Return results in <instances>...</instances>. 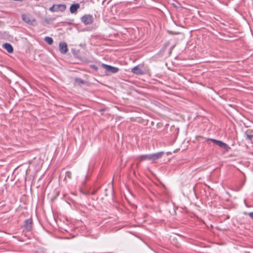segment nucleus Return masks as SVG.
I'll use <instances>...</instances> for the list:
<instances>
[{
	"mask_svg": "<svg viewBox=\"0 0 253 253\" xmlns=\"http://www.w3.org/2000/svg\"><path fill=\"white\" fill-rule=\"evenodd\" d=\"M169 45V43H167L166 44H165V46H167V45Z\"/></svg>",
	"mask_w": 253,
	"mask_h": 253,
	"instance_id": "nucleus-24",
	"label": "nucleus"
},
{
	"mask_svg": "<svg viewBox=\"0 0 253 253\" xmlns=\"http://www.w3.org/2000/svg\"><path fill=\"white\" fill-rule=\"evenodd\" d=\"M174 7H175V8H176L177 6L175 4Z\"/></svg>",
	"mask_w": 253,
	"mask_h": 253,
	"instance_id": "nucleus-25",
	"label": "nucleus"
},
{
	"mask_svg": "<svg viewBox=\"0 0 253 253\" xmlns=\"http://www.w3.org/2000/svg\"><path fill=\"white\" fill-rule=\"evenodd\" d=\"M164 154V152L161 151L154 154L140 155L139 156L138 159H139L141 161L149 160L154 162L162 157Z\"/></svg>",
	"mask_w": 253,
	"mask_h": 253,
	"instance_id": "nucleus-1",
	"label": "nucleus"
},
{
	"mask_svg": "<svg viewBox=\"0 0 253 253\" xmlns=\"http://www.w3.org/2000/svg\"><path fill=\"white\" fill-rule=\"evenodd\" d=\"M173 47V46H171V47L170 48V49H169V54H171V53Z\"/></svg>",
	"mask_w": 253,
	"mask_h": 253,
	"instance_id": "nucleus-21",
	"label": "nucleus"
},
{
	"mask_svg": "<svg viewBox=\"0 0 253 253\" xmlns=\"http://www.w3.org/2000/svg\"><path fill=\"white\" fill-rule=\"evenodd\" d=\"M21 17L22 19L25 23L32 26H35L36 25V19L29 14H23Z\"/></svg>",
	"mask_w": 253,
	"mask_h": 253,
	"instance_id": "nucleus-4",
	"label": "nucleus"
},
{
	"mask_svg": "<svg viewBox=\"0 0 253 253\" xmlns=\"http://www.w3.org/2000/svg\"><path fill=\"white\" fill-rule=\"evenodd\" d=\"M169 154H171V153L170 152H167V155H169Z\"/></svg>",
	"mask_w": 253,
	"mask_h": 253,
	"instance_id": "nucleus-22",
	"label": "nucleus"
},
{
	"mask_svg": "<svg viewBox=\"0 0 253 253\" xmlns=\"http://www.w3.org/2000/svg\"><path fill=\"white\" fill-rule=\"evenodd\" d=\"M101 66L102 68L105 69V74L106 76H110L112 74L117 73L120 70V69L118 67L104 63H102Z\"/></svg>",
	"mask_w": 253,
	"mask_h": 253,
	"instance_id": "nucleus-2",
	"label": "nucleus"
},
{
	"mask_svg": "<svg viewBox=\"0 0 253 253\" xmlns=\"http://www.w3.org/2000/svg\"><path fill=\"white\" fill-rule=\"evenodd\" d=\"M65 176L66 177H68L69 179H71L72 177V173L70 171H67L65 173Z\"/></svg>",
	"mask_w": 253,
	"mask_h": 253,
	"instance_id": "nucleus-15",
	"label": "nucleus"
},
{
	"mask_svg": "<svg viewBox=\"0 0 253 253\" xmlns=\"http://www.w3.org/2000/svg\"><path fill=\"white\" fill-rule=\"evenodd\" d=\"M174 24L177 25L175 21Z\"/></svg>",
	"mask_w": 253,
	"mask_h": 253,
	"instance_id": "nucleus-26",
	"label": "nucleus"
},
{
	"mask_svg": "<svg viewBox=\"0 0 253 253\" xmlns=\"http://www.w3.org/2000/svg\"><path fill=\"white\" fill-rule=\"evenodd\" d=\"M54 20V18L51 19V18H45V19H44V22H45L46 23H47V24H49V23H50V22L51 21H53V20Z\"/></svg>",
	"mask_w": 253,
	"mask_h": 253,
	"instance_id": "nucleus-17",
	"label": "nucleus"
},
{
	"mask_svg": "<svg viewBox=\"0 0 253 253\" xmlns=\"http://www.w3.org/2000/svg\"><path fill=\"white\" fill-rule=\"evenodd\" d=\"M66 6L65 4H53L49 8V10L52 12H63L65 10Z\"/></svg>",
	"mask_w": 253,
	"mask_h": 253,
	"instance_id": "nucleus-5",
	"label": "nucleus"
},
{
	"mask_svg": "<svg viewBox=\"0 0 253 253\" xmlns=\"http://www.w3.org/2000/svg\"><path fill=\"white\" fill-rule=\"evenodd\" d=\"M44 41L49 45L52 44L53 42L52 38L49 37H45Z\"/></svg>",
	"mask_w": 253,
	"mask_h": 253,
	"instance_id": "nucleus-12",
	"label": "nucleus"
},
{
	"mask_svg": "<svg viewBox=\"0 0 253 253\" xmlns=\"http://www.w3.org/2000/svg\"><path fill=\"white\" fill-rule=\"evenodd\" d=\"M89 67L94 71H97L98 68L95 65H90Z\"/></svg>",
	"mask_w": 253,
	"mask_h": 253,
	"instance_id": "nucleus-16",
	"label": "nucleus"
},
{
	"mask_svg": "<svg viewBox=\"0 0 253 253\" xmlns=\"http://www.w3.org/2000/svg\"><path fill=\"white\" fill-rule=\"evenodd\" d=\"M97 0L98 1L99 0Z\"/></svg>",
	"mask_w": 253,
	"mask_h": 253,
	"instance_id": "nucleus-27",
	"label": "nucleus"
},
{
	"mask_svg": "<svg viewBox=\"0 0 253 253\" xmlns=\"http://www.w3.org/2000/svg\"><path fill=\"white\" fill-rule=\"evenodd\" d=\"M59 51L62 54H65L67 52L68 49L67 44L65 42H60L59 44Z\"/></svg>",
	"mask_w": 253,
	"mask_h": 253,
	"instance_id": "nucleus-8",
	"label": "nucleus"
},
{
	"mask_svg": "<svg viewBox=\"0 0 253 253\" xmlns=\"http://www.w3.org/2000/svg\"><path fill=\"white\" fill-rule=\"evenodd\" d=\"M131 71L133 74L138 75H143L144 73V71L140 68V65H137V66L134 67L133 68H132Z\"/></svg>",
	"mask_w": 253,
	"mask_h": 253,
	"instance_id": "nucleus-9",
	"label": "nucleus"
},
{
	"mask_svg": "<svg viewBox=\"0 0 253 253\" xmlns=\"http://www.w3.org/2000/svg\"><path fill=\"white\" fill-rule=\"evenodd\" d=\"M80 192L84 195H87L89 194V191L85 187H81Z\"/></svg>",
	"mask_w": 253,
	"mask_h": 253,
	"instance_id": "nucleus-13",
	"label": "nucleus"
},
{
	"mask_svg": "<svg viewBox=\"0 0 253 253\" xmlns=\"http://www.w3.org/2000/svg\"><path fill=\"white\" fill-rule=\"evenodd\" d=\"M33 220L31 218L26 219L24 222V227L27 231L32 230Z\"/></svg>",
	"mask_w": 253,
	"mask_h": 253,
	"instance_id": "nucleus-7",
	"label": "nucleus"
},
{
	"mask_svg": "<svg viewBox=\"0 0 253 253\" xmlns=\"http://www.w3.org/2000/svg\"><path fill=\"white\" fill-rule=\"evenodd\" d=\"M248 215L253 219V212H251L248 213Z\"/></svg>",
	"mask_w": 253,
	"mask_h": 253,
	"instance_id": "nucleus-20",
	"label": "nucleus"
},
{
	"mask_svg": "<svg viewBox=\"0 0 253 253\" xmlns=\"http://www.w3.org/2000/svg\"><path fill=\"white\" fill-rule=\"evenodd\" d=\"M253 138V135L246 134V139L251 140Z\"/></svg>",
	"mask_w": 253,
	"mask_h": 253,
	"instance_id": "nucleus-18",
	"label": "nucleus"
},
{
	"mask_svg": "<svg viewBox=\"0 0 253 253\" xmlns=\"http://www.w3.org/2000/svg\"><path fill=\"white\" fill-rule=\"evenodd\" d=\"M174 246L176 247H179V246L178 245H177L175 242Z\"/></svg>",
	"mask_w": 253,
	"mask_h": 253,
	"instance_id": "nucleus-23",
	"label": "nucleus"
},
{
	"mask_svg": "<svg viewBox=\"0 0 253 253\" xmlns=\"http://www.w3.org/2000/svg\"><path fill=\"white\" fill-rule=\"evenodd\" d=\"M75 82L79 84H84L85 82L81 78H76Z\"/></svg>",
	"mask_w": 253,
	"mask_h": 253,
	"instance_id": "nucleus-14",
	"label": "nucleus"
},
{
	"mask_svg": "<svg viewBox=\"0 0 253 253\" xmlns=\"http://www.w3.org/2000/svg\"><path fill=\"white\" fill-rule=\"evenodd\" d=\"M2 47L6 49L8 53H11L13 52V48L10 43H4L3 44Z\"/></svg>",
	"mask_w": 253,
	"mask_h": 253,
	"instance_id": "nucleus-11",
	"label": "nucleus"
},
{
	"mask_svg": "<svg viewBox=\"0 0 253 253\" xmlns=\"http://www.w3.org/2000/svg\"><path fill=\"white\" fill-rule=\"evenodd\" d=\"M88 176L87 175L85 176V178L84 180L82 183V186L81 187H85L86 184V180L87 179Z\"/></svg>",
	"mask_w": 253,
	"mask_h": 253,
	"instance_id": "nucleus-19",
	"label": "nucleus"
},
{
	"mask_svg": "<svg viewBox=\"0 0 253 253\" xmlns=\"http://www.w3.org/2000/svg\"><path fill=\"white\" fill-rule=\"evenodd\" d=\"M80 7V5L78 3L72 4L70 7V12L72 14L76 13Z\"/></svg>",
	"mask_w": 253,
	"mask_h": 253,
	"instance_id": "nucleus-10",
	"label": "nucleus"
},
{
	"mask_svg": "<svg viewBox=\"0 0 253 253\" xmlns=\"http://www.w3.org/2000/svg\"><path fill=\"white\" fill-rule=\"evenodd\" d=\"M206 141H211L213 142L214 144H216L218 146H219L220 148L224 149L225 151L228 152L231 148L226 143L222 142L220 140H218L213 138H208L206 139Z\"/></svg>",
	"mask_w": 253,
	"mask_h": 253,
	"instance_id": "nucleus-3",
	"label": "nucleus"
},
{
	"mask_svg": "<svg viewBox=\"0 0 253 253\" xmlns=\"http://www.w3.org/2000/svg\"><path fill=\"white\" fill-rule=\"evenodd\" d=\"M81 21L84 25H89L93 22V17L91 14H85L81 18Z\"/></svg>",
	"mask_w": 253,
	"mask_h": 253,
	"instance_id": "nucleus-6",
	"label": "nucleus"
}]
</instances>
